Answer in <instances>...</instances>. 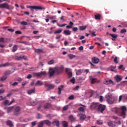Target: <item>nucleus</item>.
<instances>
[{"label":"nucleus","instance_id":"f257e3e1","mask_svg":"<svg viewBox=\"0 0 127 127\" xmlns=\"http://www.w3.org/2000/svg\"><path fill=\"white\" fill-rule=\"evenodd\" d=\"M119 110H120V113H119V116L122 117V118L123 119H125L127 116V107L125 106H121Z\"/></svg>","mask_w":127,"mask_h":127},{"label":"nucleus","instance_id":"f03ea898","mask_svg":"<svg viewBox=\"0 0 127 127\" xmlns=\"http://www.w3.org/2000/svg\"><path fill=\"white\" fill-rule=\"evenodd\" d=\"M106 98L107 99V101L109 104L112 105L114 103L115 99L113 97L111 93H108L106 96Z\"/></svg>","mask_w":127,"mask_h":127},{"label":"nucleus","instance_id":"7ed1b4c3","mask_svg":"<svg viewBox=\"0 0 127 127\" xmlns=\"http://www.w3.org/2000/svg\"><path fill=\"white\" fill-rule=\"evenodd\" d=\"M21 109L19 106H16L14 108L13 114L15 116H18L21 114Z\"/></svg>","mask_w":127,"mask_h":127},{"label":"nucleus","instance_id":"20e7f679","mask_svg":"<svg viewBox=\"0 0 127 127\" xmlns=\"http://www.w3.org/2000/svg\"><path fill=\"white\" fill-rule=\"evenodd\" d=\"M45 86L46 87H48V88H47V91H49L51 89H53L55 87V85L54 84H49L48 83H45Z\"/></svg>","mask_w":127,"mask_h":127},{"label":"nucleus","instance_id":"39448f33","mask_svg":"<svg viewBox=\"0 0 127 127\" xmlns=\"http://www.w3.org/2000/svg\"><path fill=\"white\" fill-rule=\"evenodd\" d=\"M106 106L100 104L98 107L97 111L101 113H103V112L106 110Z\"/></svg>","mask_w":127,"mask_h":127},{"label":"nucleus","instance_id":"423d86ee","mask_svg":"<svg viewBox=\"0 0 127 127\" xmlns=\"http://www.w3.org/2000/svg\"><path fill=\"white\" fill-rule=\"evenodd\" d=\"M54 70L56 73H57V74H59L60 73H61L63 72V67H56L54 68Z\"/></svg>","mask_w":127,"mask_h":127},{"label":"nucleus","instance_id":"0eeeda50","mask_svg":"<svg viewBox=\"0 0 127 127\" xmlns=\"http://www.w3.org/2000/svg\"><path fill=\"white\" fill-rule=\"evenodd\" d=\"M77 117H79V120L80 121H84L86 119V115L81 113H78Z\"/></svg>","mask_w":127,"mask_h":127},{"label":"nucleus","instance_id":"6e6552de","mask_svg":"<svg viewBox=\"0 0 127 127\" xmlns=\"http://www.w3.org/2000/svg\"><path fill=\"white\" fill-rule=\"evenodd\" d=\"M29 8L31 9V10L33 11L34 9L35 10H42L43 8L41 6H30Z\"/></svg>","mask_w":127,"mask_h":127},{"label":"nucleus","instance_id":"1a4fd4ad","mask_svg":"<svg viewBox=\"0 0 127 127\" xmlns=\"http://www.w3.org/2000/svg\"><path fill=\"white\" fill-rule=\"evenodd\" d=\"M0 8L9 9V5L7 2H4L0 4Z\"/></svg>","mask_w":127,"mask_h":127},{"label":"nucleus","instance_id":"9d476101","mask_svg":"<svg viewBox=\"0 0 127 127\" xmlns=\"http://www.w3.org/2000/svg\"><path fill=\"white\" fill-rule=\"evenodd\" d=\"M46 74V71H41L40 72H34L33 75L38 77H41L42 75H45Z\"/></svg>","mask_w":127,"mask_h":127},{"label":"nucleus","instance_id":"9b49d317","mask_svg":"<svg viewBox=\"0 0 127 127\" xmlns=\"http://www.w3.org/2000/svg\"><path fill=\"white\" fill-rule=\"evenodd\" d=\"M55 73V71L54 69L52 68H49V77H51L53 76Z\"/></svg>","mask_w":127,"mask_h":127},{"label":"nucleus","instance_id":"f8f14e48","mask_svg":"<svg viewBox=\"0 0 127 127\" xmlns=\"http://www.w3.org/2000/svg\"><path fill=\"white\" fill-rule=\"evenodd\" d=\"M52 123L53 125H55L57 127H60V123L58 120H54Z\"/></svg>","mask_w":127,"mask_h":127},{"label":"nucleus","instance_id":"ddd939ff","mask_svg":"<svg viewBox=\"0 0 127 127\" xmlns=\"http://www.w3.org/2000/svg\"><path fill=\"white\" fill-rule=\"evenodd\" d=\"M52 107V106L50 103H47L44 104V109H45V110L49 109L50 108H51Z\"/></svg>","mask_w":127,"mask_h":127},{"label":"nucleus","instance_id":"4468645a","mask_svg":"<svg viewBox=\"0 0 127 127\" xmlns=\"http://www.w3.org/2000/svg\"><path fill=\"white\" fill-rule=\"evenodd\" d=\"M92 63L94 64H97L99 62V60L98 58L96 57H93L92 58Z\"/></svg>","mask_w":127,"mask_h":127},{"label":"nucleus","instance_id":"2eb2a0df","mask_svg":"<svg viewBox=\"0 0 127 127\" xmlns=\"http://www.w3.org/2000/svg\"><path fill=\"white\" fill-rule=\"evenodd\" d=\"M98 107V105L97 103H93L90 106V108L92 110L96 109Z\"/></svg>","mask_w":127,"mask_h":127},{"label":"nucleus","instance_id":"dca6fc26","mask_svg":"<svg viewBox=\"0 0 127 127\" xmlns=\"http://www.w3.org/2000/svg\"><path fill=\"white\" fill-rule=\"evenodd\" d=\"M64 87V85H61L60 86V87H58V89L59 90H58V94L59 95H61L62 94V89H63Z\"/></svg>","mask_w":127,"mask_h":127},{"label":"nucleus","instance_id":"f3484780","mask_svg":"<svg viewBox=\"0 0 127 127\" xmlns=\"http://www.w3.org/2000/svg\"><path fill=\"white\" fill-rule=\"evenodd\" d=\"M14 71V70H6L4 73V74L6 76L7 75H10V74H12V73H13Z\"/></svg>","mask_w":127,"mask_h":127},{"label":"nucleus","instance_id":"a211bd4d","mask_svg":"<svg viewBox=\"0 0 127 127\" xmlns=\"http://www.w3.org/2000/svg\"><path fill=\"white\" fill-rule=\"evenodd\" d=\"M108 125L109 127H115L116 126L115 124V123H114L113 121L109 122L108 123Z\"/></svg>","mask_w":127,"mask_h":127},{"label":"nucleus","instance_id":"6ab92c4d","mask_svg":"<svg viewBox=\"0 0 127 127\" xmlns=\"http://www.w3.org/2000/svg\"><path fill=\"white\" fill-rule=\"evenodd\" d=\"M68 118L69 120L72 122H74L76 120V118L74 117L73 115L69 116Z\"/></svg>","mask_w":127,"mask_h":127},{"label":"nucleus","instance_id":"aec40b11","mask_svg":"<svg viewBox=\"0 0 127 127\" xmlns=\"http://www.w3.org/2000/svg\"><path fill=\"white\" fill-rule=\"evenodd\" d=\"M62 125L63 127H68V123L65 121H62Z\"/></svg>","mask_w":127,"mask_h":127},{"label":"nucleus","instance_id":"412c9836","mask_svg":"<svg viewBox=\"0 0 127 127\" xmlns=\"http://www.w3.org/2000/svg\"><path fill=\"white\" fill-rule=\"evenodd\" d=\"M43 123H44V124H45L49 126L51 125V122L49 120H48L43 121Z\"/></svg>","mask_w":127,"mask_h":127},{"label":"nucleus","instance_id":"4be33fe9","mask_svg":"<svg viewBox=\"0 0 127 127\" xmlns=\"http://www.w3.org/2000/svg\"><path fill=\"white\" fill-rule=\"evenodd\" d=\"M43 84V82H42L41 80H37L36 83H35V86L39 85V86H42Z\"/></svg>","mask_w":127,"mask_h":127},{"label":"nucleus","instance_id":"5701e85b","mask_svg":"<svg viewBox=\"0 0 127 127\" xmlns=\"http://www.w3.org/2000/svg\"><path fill=\"white\" fill-rule=\"evenodd\" d=\"M83 71L84 70L83 69H78L76 70V74L77 75H80Z\"/></svg>","mask_w":127,"mask_h":127},{"label":"nucleus","instance_id":"b1692460","mask_svg":"<svg viewBox=\"0 0 127 127\" xmlns=\"http://www.w3.org/2000/svg\"><path fill=\"white\" fill-rule=\"evenodd\" d=\"M35 52L38 54L39 53H43V50L42 49H35Z\"/></svg>","mask_w":127,"mask_h":127},{"label":"nucleus","instance_id":"393cba45","mask_svg":"<svg viewBox=\"0 0 127 127\" xmlns=\"http://www.w3.org/2000/svg\"><path fill=\"white\" fill-rule=\"evenodd\" d=\"M95 17V19L96 20H100L101 19V15H100V14H97L96 15H94Z\"/></svg>","mask_w":127,"mask_h":127},{"label":"nucleus","instance_id":"a878e982","mask_svg":"<svg viewBox=\"0 0 127 127\" xmlns=\"http://www.w3.org/2000/svg\"><path fill=\"white\" fill-rule=\"evenodd\" d=\"M115 79L117 82H119L122 80V78L119 75L116 76Z\"/></svg>","mask_w":127,"mask_h":127},{"label":"nucleus","instance_id":"bb28decb","mask_svg":"<svg viewBox=\"0 0 127 127\" xmlns=\"http://www.w3.org/2000/svg\"><path fill=\"white\" fill-rule=\"evenodd\" d=\"M38 103V102L37 100L32 101L30 102V104L32 106H35Z\"/></svg>","mask_w":127,"mask_h":127},{"label":"nucleus","instance_id":"cd10ccee","mask_svg":"<svg viewBox=\"0 0 127 127\" xmlns=\"http://www.w3.org/2000/svg\"><path fill=\"white\" fill-rule=\"evenodd\" d=\"M6 125L8 126L9 127H13V125L11 122V121H8L6 122Z\"/></svg>","mask_w":127,"mask_h":127},{"label":"nucleus","instance_id":"c85d7f7f","mask_svg":"<svg viewBox=\"0 0 127 127\" xmlns=\"http://www.w3.org/2000/svg\"><path fill=\"white\" fill-rule=\"evenodd\" d=\"M35 93V88H33V89H30V90H29L28 91V94L29 95H31L32 94H34Z\"/></svg>","mask_w":127,"mask_h":127},{"label":"nucleus","instance_id":"c756f323","mask_svg":"<svg viewBox=\"0 0 127 127\" xmlns=\"http://www.w3.org/2000/svg\"><path fill=\"white\" fill-rule=\"evenodd\" d=\"M69 25H67V26H66V28L70 29L72 28L73 26L74 25V23L72 22H70Z\"/></svg>","mask_w":127,"mask_h":127},{"label":"nucleus","instance_id":"7c9ffc66","mask_svg":"<svg viewBox=\"0 0 127 127\" xmlns=\"http://www.w3.org/2000/svg\"><path fill=\"white\" fill-rule=\"evenodd\" d=\"M9 66V64L8 63V62H7L6 63H5L4 64H0V67H6V66Z\"/></svg>","mask_w":127,"mask_h":127},{"label":"nucleus","instance_id":"2f4dec72","mask_svg":"<svg viewBox=\"0 0 127 127\" xmlns=\"http://www.w3.org/2000/svg\"><path fill=\"white\" fill-rule=\"evenodd\" d=\"M14 109L13 107H10L7 108V113H9L10 112H11V111H12V110Z\"/></svg>","mask_w":127,"mask_h":127},{"label":"nucleus","instance_id":"473e14b6","mask_svg":"<svg viewBox=\"0 0 127 127\" xmlns=\"http://www.w3.org/2000/svg\"><path fill=\"white\" fill-rule=\"evenodd\" d=\"M71 32L69 30H64V34L66 35H71Z\"/></svg>","mask_w":127,"mask_h":127},{"label":"nucleus","instance_id":"72a5a7b5","mask_svg":"<svg viewBox=\"0 0 127 127\" xmlns=\"http://www.w3.org/2000/svg\"><path fill=\"white\" fill-rule=\"evenodd\" d=\"M116 68V66H111V67L109 68V70L112 72L115 71V69Z\"/></svg>","mask_w":127,"mask_h":127},{"label":"nucleus","instance_id":"f704fd0d","mask_svg":"<svg viewBox=\"0 0 127 127\" xmlns=\"http://www.w3.org/2000/svg\"><path fill=\"white\" fill-rule=\"evenodd\" d=\"M68 57H69V58L70 60H72V59L75 58L76 56L75 55H73V54H70L68 55Z\"/></svg>","mask_w":127,"mask_h":127},{"label":"nucleus","instance_id":"c9c22d12","mask_svg":"<svg viewBox=\"0 0 127 127\" xmlns=\"http://www.w3.org/2000/svg\"><path fill=\"white\" fill-rule=\"evenodd\" d=\"M17 46L16 45H14L12 48V52H15L16 50H17Z\"/></svg>","mask_w":127,"mask_h":127},{"label":"nucleus","instance_id":"e433bc0d","mask_svg":"<svg viewBox=\"0 0 127 127\" xmlns=\"http://www.w3.org/2000/svg\"><path fill=\"white\" fill-rule=\"evenodd\" d=\"M15 59L17 61H21L22 60V56H16Z\"/></svg>","mask_w":127,"mask_h":127},{"label":"nucleus","instance_id":"4c0bfd02","mask_svg":"<svg viewBox=\"0 0 127 127\" xmlns=\"http://www.w3.org/2000/svg\"><path fill=\"white\" fill-rule=\"evenodd\" d=\"M7 78V76L3 75V76L1 77L0 81H4V80H6Z\"/></svg>","mask_w":127,"mask_h":127},{"label":"nucleus","instance_id":"58836bf2","mask_svg":"<svg viewBox=\"0 0 127 127\" xmlns=\"http://www.w3.org/2000/svg\"><path fill=\"white\" fill-rule=\"evenodd\" d=\"M87 28V26H81L79 27V30H85Z\"/></svg>","mask_w":127,"mask_h":127},{"label":"nucleus","instance_id":"ea45409f","mask_svg":"<svg viewBox=\"0 0 127 127\" xmlns=\"http://www.w3.org/2000/svg\"><path fill=\"white\" fill-rule=\"evenodd\" d=\"M69 108V105H66L65 106H64L63 108V111H67Z\"/></svg>","mask_w":127,"mask_h":127},{"label":"nucleus","instance_id":"a19ab883","mask_svg":"<svg viewBox=\"0 0 127 127\" xmlns=\"http://www.w3.org/2000/svg\"><path fill=\"white\" fill-rule=\"evenodd\" d=\"M96 78H90V80H91V84H93L96 82Z\"/></svg>","mask_w":127,"mask_h":127},{"label":"nucleus","instance_id":"79ce46f5","mask_svg":"<svg viewBox=\"0 0 127 127\" xmlns=\"http://www.w3.org/2000/svg\"><path fill=\"white\" fill-rule=\"evenodd\" d=\"M54 63H55V61L53 60H52L49 61V62H48V64L49 65H52V64H54Z\"/></svg>","mask_w":127,"mask_h":127},{"label":"nucleus","instance_id":"37998d69","mask_svg":"<svg viewBox=\"0 0 127 127\" xmlns=\"http://www.w3.org/2000/svg\"><path fill=\"white\" fill-rule=\"evenodd\" d=\"M109 83H113V81L111 79H109L108 81L107 80L106 82L105 83V84H108Z\"/></svg>","mask_w":127,"mask_h":127},{"label":"nucleus","instance_id":"c03bdc74","mask_svg":"<svg viewBox=\"0 0 127 127\" xmlns=\"http://www.w3.org/2000/svg\"><path fill=\"white\" fill-rule=\"evenodd\" d=\"M44 126V123L43 121H41L39 123L38 127H43Z\"/></svg>","mask_w":127,"mask_h":127},{"label":"nucleus","instance_id":"a18cd8bd","mask_svg":"<svg viewBox=\"0 0 127 127\" xmlns=\"http://www.w3.org/2000/svg\"><path fill=\"white\" fill-rule=\"evenodd\" d=\"M62 32V29H60V30H57L56 31L54 32V34H60Z\"/></svg>","mask_w":127,"mask_h":127},{"label":"nucleus","instance_id":"49530a36","mask_svg":"<svg viewBox=\"0 0 127 127\" xmlns=\"http://www.w3.org/2000/svg\"><path fill=\"white\" fill-rule=\"evenodd\" d=\"M109 35L113 37V38H117L118 37V35L117 34H110Z\"/></svg>","mask_w":127,"mask_h":127},{"label":"nucleus","instance_id":"de8ad7c7","mask_svg":"<svg viewBox=\"0 0 127 127\" xmlns=\"http://www.w3.org/2000/svg\"><path fill=\"white\" fill-rule=\"evenodd\" d=\"M70 81L72 83V84H75V79L74 77L72 78V79H70Z\"/></svg>","mask_w":127,"mask_h":127},{"label":"nucleus","instance_id":"09e8293b","mask_svg":"<svg viewBox=\"0 0 127 127\" xmlns=\"http://www.w3.org/2000/svg\"><path fill=\"white\" fill-rule=\"evenodd\" d=\"M78 111L84 112H85V109L83 107H80L79 108H78Z\"/></svg>","mask_w":127,"mask_h":127},{"label":"nucleus","instance_id":"8fccbe9b","mask_svg":"<svg viewBox=\"0 0 127 127\" xmlns=\"http://www.w3.org/2000/svg\"><path fill=\"white\" fill-rule=\"evenodd\" d=\"M114 62L116 64H119V62L118 61V58H117V57H115V59L114 60Z\"/></svg>","mask_w":127,"mask_h":127},{"label":"nucleus","instance_id":"3c124183","mask_svg":"<svg viewBox=\"0 0 127 127\" xmlns=\"http://www.w3.org/2000/svg\"><path fill=\"white\" fill-rule=\"evenodd\" d=\"M68 76L69 78H71L72 76V72L71 71H69L67 73Z\"/></svg>","mask_w":127,"mask_h":127},{"label":"nucleus","instance_id":"603ef678","mask_svg":"<svg viewBox=\"0 0 127 127\" xmlns=\"http://www.w3.org/2000/svg\"><path fill=\"white\" fill-rule=\"evenodd\" d=\"M78 30V28L77 27H73L72 28V31L73 32H77Z\"/></svg>","mask_w":127,"mask_h":127},{"label":"nucleus","instance_id":"864d4df0","mask_svg":"<svg viewBox=\"0 0 127 127\" xmlns=\"http://www.w3.org/2000/svg\"><path fill=\"white\" fill-rule=\"evenodd\" d=\"M62 35H57L56 37V39H60L62 37Z\"/></svg>","mask_w":127,"mask_h":127},{"label":"nucleus","instance_id":"5fc2aeb1","mask_svg":"<svg viewBox=\"0 0 127 127\" xmlns=\"http://www.w3.org/2000/svg\"><path fill=\"white\" fill-rule=\"evenodd\" d=\"M8 100H5L3 102V104L4 105H8Z\"/></svg>","mask_w":127,"mask_h":127},{"label":"nucleus","instance_id":"6e6d98bb","mask_svg":"<svg viewBox=\"0 0 127 127\" xmlns=\"http://www.w3.org/2000/svg\"><path fill=\"white\" fill-rule=\"evenodd\" d=\"M127 32V30L126 29H123L122 30H121V31H120V33H124Z\"/></svg>","mask_w":127,"mask_h":127},{"label":"nucleus","instance_id":"4d7b16f0","mask_svg":"<svg viewBox=\"0 0 127 127\" xmlns=\"http://www.w3.org/2000/svg\"><path fill=\"white\" fill-rule=\"evenodd\" d=\"M123 95H120V96H119V102L120 103L123 99Z\"/></svg>","mask_w":127,"mask_h":127},{"label":"nucleus","instance_id":"13d9d810","mask_svg":"<svg viewBox=\"0 0 127 127\" xmlns=\"http://www.w3.org/2000/svg\"><path fill=\"white\" fill-rule=\"evenodd\" d=\"M74 95H70L69 97H68V99L69 100H73L74 99Z\"/></svg>","mask_w":127,"mask_h":127},{"label":"nucleus","instance_id":"bf43d9fd","mask_svg":"<svg viewBox=\"0 0 127 127\" xmlns=\"http://www.w3.org/2000/svg\"><path fill=\"white\" fill-rule=\"evenodd\" d=\"M37 124V122L35 121V122H33L31 123V124L32 125L33 127H34Z\"/></svg>","mask_w":127,"mask_h":127},{"label":"nucleus","instance_id":"052dcab7","mask_svg":"<svg viewBox=\"0 0 127 127\" xmlns=\"http://www.w3.org/2000/svg\"><path fill=\"white\" fill-rule=\"evenodd\" d=\"M79 50L80 51H82L83 50H84V47L83 46H80L78 48Z\"/></svg>","mask_w":127,"mask_h":127},{"label":"nucleus","instance_id":"680f3d73","mask_svg":"<svg viewBox=\"0 0 127 127\" xmlns=\"http://www.w3.org/2000/svg\"><path fill=\"white\" fill-rule=\"evenodd\" d=\"M18 82H13L12 84V85L13 86H16V85H18Z\"/></svg>","mask_w":127,"mask_h":127},{"label":"nucleus","instance_id":"e2e57ef3","mask_svg":"<svg viewBox=\"0 0 127 127\" xmlns=\"http://www.w3.org/2000/svg\"><path fill=\"white\" fill-rule=\"evenodd\" d=\"M21 24L23 25H27V23L26 22L23 21L21 23Z\"/></svg>","mask_w":127,"mask_h":127},{"label":"nucleus","instance_id":"0e129e2a","mask_svg":"<svg viewBox=\"0 0 127 127\" xmlns=\"http://www.w3.org/2000/svg\"><path fill=\"white\" fill-rule=\"evenodd\" d=\"M0 42H4V38H0Z\"/></svg>","mask_w":127,"mask_h":127},{"label":"nucleus","instance_id":"69168bd1","mask_svg":"<svg viewBox=\"0 0 127 127\" xmlns=\"http://www.w3.org/2000/svg\"><path fill=\"white\" fill-rule=\"evenodd\" d=\"M22 59H24L25 61L27 60V57L25 56H22Z\"/></svg>","mask_w":127,"mask_h":127},{"label":"nucleus","instance_id":"338daca9","mask_svg":"<svg viewBox=\"0 0 127 127\" xmlns=\"http://www.w3.org/2000/svg\"><path fill=\"white\" fill-rule=\"evenodd\" d=\"M15 34H21V32L20 31H15Z\"/></svg>","mask_w":127,"mask_h":127},{"label":"nucleus","instance_id":"774afa93","mask_svg":"<svg viewBox=\"0 0 127 127\" xmlns=\"http://www.w3.org/2000/svg\"><path fill=\"white\" fill-rule=\"evenodd\" d=\"M97 124H98V125H102V124H103V123H102V121H98L97 122Z\"/></svg>","mask_w":127,"mask_h":127}]
</instances>
